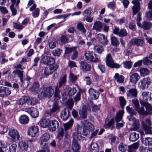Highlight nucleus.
I'll return each mask as SVG.
<instances>
[{
    "mask_svg": "<svg viewBox=\"0 0 152 152\" xmlns=\"http://www.w3.org/2000/svg\"><path fill=\"white\" fill-rule=\"evenodd\" d=\"M94 127L91 123L88 122L86 124H84L83 126L80 125H77V134L83 135L86 136L89 134L90 132L94 131Z\"/></svg>",
    "mask_w": 152,
    "mask_h": 152,
    "instance_id": "f257e3e1",
    "label": "nucleus"
},
{
    "mask_svg": "<svg viewBox=\"0 0 152 152\" xmlns=\"http://www.w3.org/2000/svg\"><path fill=\"white\" fill-rule=\"evenodd\" d=\"M85 56L86 60L91 62L95 63L98 62L100 60V58L98 55L94 53V57L93 52H91L90 51L85 53Z\"/></svg>",
    "mask_w": 152,
    "mask_h": 152,
    "instance_id": "f03ea898",
    "label": "nucleus"
},
{
    "mask_svg": "<svg viewBox=\"0 0 152 152\" xmlns=\"http://www.w3.org/2000/svg\"><path fill=\"white\" fill-rule=\"evenodd\" d=\"M63 126L61 125L58 127L57 130V134L56 136V139L58 140H61V139H63L64 134V131H66V123L63 124Z\"/></svg>",
    "mask_w": 152,
    "mask_h": 152,
    "instance_id": "7ed1b4c3",
    "label": "nucleus"
},
{
    "mask_svg": "<svg viewBox=\"0 0 152 152\" xmlns=\"http://www.w3.org/2000/svg\"><path fill=\"white\" fill-rule=\"evenodd\" d=\"M141 124L142 129L146 134L150 132V129H152V122L151 120L148 118H146L144 121H142Z\"/></svg>",
    "mask_w": 152,
    "mask_h": 152,
    "instance_id": "20e7f679",
    "label": "nucleus"
},
{
    "mask_svg": "<svg viewBox=\"0 0 152 152\" xmlns=\"http://www.w3.org/2000/svg\"><path fill=\"white\" fill-rule=\"evenodd\" d=\"M39 91H42L43 97H48L49 98L51 97L54 92L53 90L50 87L48 88L42 87L40 89Z\"/></svg>",
    "mask_w": 152,
    "mask_h": 152,
    "instance_id": "39448f33",
    "label": "nucleus"
},
{
    "mask_svg": "<svg viewBox=\"0 0 152 152\" xmlns=\"http://www.w3.org/2000/svg\"><path fill=\"white\" fill-rule=\"evenodd\" d=\"M96 38L99 42L103 46L107 45L109 42L107 36L101 33H99L96 35Z\"/></svg>",
    "mask_w": 152,
    "mask_h": 152,
    "instance_id": "423d86ee",
    "label": "nucleus"
},
{
    "mask_svg": "<svg viewBox=\"0 0 152 152\" xmlns=\"http://www.w3.org/2000/svg\"><path fill=\"white\" fill-rule=\"evenodd\" d=\"M50 138V134L48 132H45L42 135L40 138V140L41 141L40 146L48 147L47 142Z\"/></svg>",
    "mask_w": 152,
    "mask_h": 152,
    "instance_id": "0eeeda50",
    "label": "nucleus"
},
{
    "mask_svg": "<svg viewBox=\"0 0 152 152\" xmlns=\"http://www.w3.org/2000/svg\"><path fill=\"white\" fill-rule=\"evenodd\" d=\"M42 63L47 65H53L55 62V60L51 56H45L42 57L41 60Z\"/></svg>",
    "mask_w": 152,
    "mask_h": 152,
    "instance_id": "6e6552de",
    "label": "nucleus"
},
{
    "mask_svg": "<svg viewBox=\"0 0 152 152\" xmlns=\"http://www.w3.org/2000/svg\"><path fill=\"white\" fill-rule=\"evenodd\" d=\"M8 134L15 142L19 140L20 136L17 130L11 129L9 130Z\"/></svg>",
    "mask_w": 152,
    "mask_h": 152,
    "instance_id": "1a4fd4ad",
    "label": "nucleus"
},
{
    "mask_svg": "<svg viewBox=\"0 0 152 152\" xmlns=\"http://www.w3.org/2000/svg\"><path fill=\"white\" fill-rule=\"evenodd\" d=\"M39 131L38 127L37 126H34L30 127L28 130V134L29 136L34 137L38 136V132Z\"/></svg>",
    "mask_w": 152,
    "mask_h": 152,
    "instance_id": "9d476101",
    "label": "nucleus"
},
{
    "mask_svg": "<svg viewBox=\"0 0 152 152\" xmlns=\"http://www.w3.org/2000/svg\"><path fill=\"white\" fill-rule=\"evenodd\" d=\"M132 3L134 5L132 7V14L134 15L137 13H138L140 10V4L139 1L137 0H133L132 1Z\"/></svg>",
    "mask_w": 152,
    "mask_h": 152,
    "instance_id": "9b49d317",
    "label": "nucleus"
},
{
    "mask_svg": "<svg viewBox=\"0 0 152 152\" xmlns=\"http://www.w3.org/2000/svg\"><path fill=\"white\" fill-rule=\"evenodd\" d=\"M88 92L91 99L96 100L98 99L100 95L99 91L91 88L88 90Z\"/></svg>",
    "mask_w": 152,
    "mask_h": 152,
    "instance_id": "f8f14e48",
    "label": "nucleus"
},
{
    "mask_svg": "<svg viewBox=\"0 0 152 152\" xmlns=\"http://www.w3.org/2000/svg\"><path fill=\"white\" fill-rule=\"evenodd\" d=\"M59 126V122L57 120L55 119L50 120L48 129L50 132H53L56 130Z\"/></svg>",
    "mask_w": 152,
    "mask_h": 152,
    "instance_id": "ddd939ff",
    "label": "nucleus"
},
{
    "mask_svg": "<svg viewBox=\"0 0 152 152\" xmlns=\"http://www.w3.org/2000/svg\"><path fill=\"white\" fill-rule=\"evenodd\" d=\"M132 45H136L138 46H142L145 43L144 39H140L137 38H133L129 42Z\"/></svg>",
    "mask_w": 152,
    "mask_h": 152,
    "instance_id": "4468645a",
    "label": "nucleus"
},
{
    "mask_svg": "<svg viewBox=\"0 0 152 152\" xmlns=\"http://www.w3.org/2000/svg\"><path fill=\"white\" fill-rule=\"evenodd\" d=\"M140 82L141 83L140 87L143 90L149 87L151 83V79L149 77L144 78L141 80Z\"/></svg>",
    "mask_w": 152,
    "mask_h": 152,
    "instance_id": "2eb2a0df",
    "label": "nucleus"
},
{
    "mask_svg": "<svg viewBox=\"0 0 152 152\" xmlns=\"http://www.w3.org/2000/svg\"><path fill=\"white\" fill-rule=\"evenodd\" d=\"M80 68L83 71L88 72L91 70V64L85 61H82L80 62Z\"/></svg>",
    "mask_w": 152,
    "mask_h": 152,
    "instance_id": "dca6fc26",
    "label": "nucleus"
},
{
    "mask_svg": "<svg viewBox=\"0 0 152 152\" xmlns=\"http://www.w3.org/2000/svg\"><path fill=\"white\" fill-rule=\"evenodd\" d=\"M29 141L20 142L18 143V147L20 150L26 152L28 150L29 146Z\"/></svg>",
    "mask_w": 152,
    "mask_h": 152,
    "instance_id": "f3484780",
    "label": "nucleus"
},
{
    "mask_svg": "<svg viewBox=\"0 0 152 152\" xmlns=\"http://www.w3.org/2000/svg\"><path fill=\"white\" fill-rule=\"evenodd\" d=\"M11 93V91L8 88L4 87H0V96L3 97L9 95Z\"/></svg>",
    "mask_w": 152,
    "mask_h": 152,
    "instance_id": "a211bd4d",
    "label": "nucleus"
},
{
    "mask_svg": "<svg viewBox=\"0 0 152 152\" xmlns=\"http://www.w3.org/2000/svg\"><path fill=\"white\" fill-rule=\"evenodd\" d=\"M50 122V120L49 119L42 118L39 121L40 126L43 128H48Z\"/></svg>",
    "mask_w": 152,
    "mask_h": 152,
    "instance_id": "6ab92c4d",
    "label": "nucleus"
},
{
    "mask_svg": "<svg viewBox=\"0 0 152 152\" xmlns=\"http://www.w3.org/2000/svg\"><path fill=\"white\" fill-rule=\"evenodd\" d=\"M72 144V149L74 152H79L80 149V146L77 140L73 138Z\"/></svg>",
    "mask_w": 152,
    "mask_h": 152,
    "instance_id": "aec40b11",
    "label": "nucleus"
},
{
    "mask_svg": "<svg viewBox=\"0 0 152 152\" xmlns=\"http://www.w3.org/2000/svg\"><path fill=\"white\" fill-rule=\"evenodd\" d=\"M103 25L99 21H96L94 23L92 29L95 30L96 32H100L102 29Z\"/></svg>",
    "mask_w": 152,
    "mask_h": 152,
    "instance_id": "412c9836",
    "label": "nucleus"
},
{
    "mask_svg": "<svg viewBox=\"0 0 152 152\" xmlns=\"http://www.w3.org/2000/svg\"><path fill=\"white\" fill-rule=\"evenodd\" d=\"M58 145L59 148H65L66 146V133L65 134L64 137L61 140H58Z\"/></svg>",
    "mask_w": 152,
    "mask_h": 152,
    "instance_id": "4be33fe9",
    "label": "nucleus"
},
{
    "mask_svg": "<svg viewBox=\"0 0 152 152\" xmlns=\"http://www.w3.org/2000/svg\"><path fill=\"white\" fill-rule=\"evenodd\" d=\"M39 83L38 82H35L32 87L30 88L29 90L33 94H36L38 93L39 91Z\"/></svg>",
    "mask_w": 152,
    "mask_h": 152,
    "instance_id": "5701e85b",
    "label": "nucleus"
},
{
    "mask_svg": "<svg viewBox=\"0 0 152 152\" xmlns=\"http://www.w3.org/2000/svg\"><path fill=\"white\" fill-rule=\"evenodd\" d=\"M60 37L56 39V42L60 45L65 44L66 43V35L60 34Z\"/></svg>",
    "mask_w": 152,
    "mask_h": 152,
    "instance_id": "b1692460",
    "label": "nucleus"
},
{
    "mask_svg": "<svg viewBox=\"0 0 152 152\" xmlns=\"http://www.w3.org/2000/svg\"><path fill=\"white\" fill-rule=\"evenodd\" d=\"M28 112L32 118H36L39 115V111L36 108L31 107L28 110Z\"/></svg>",
    "mask_w": 152,
    "mask_h": 152,
    "instance_id": "393cba45",
    "label": "nucleus"
},
{
    "mask_svg": "<svg viewBox=\"0 0 152 152\" xmlns=\"http://www.w3.org/2000/svg\"><path fill=\"white\" fill-rule=\"evenodd\" d=\"M66 75H65L63 77L60 79L58 82V85L56 87H57L59 89L62 87L65 86L66 80Z\"/></svg>",
    "mask_w": 152,
    "mask_h": 152,
    "instance_id": "a878e982",
    "label": "nucleus"
},
{
    "mask_svg": "<svg viewBox=\"0 0 152 152\" xmlns=\"http://www.w3.org/2000/svg\"><path fill=\"white\" fill-rule=\"evenodd\" d=\"M140 76L137 73L132 74L130 76V81L134 83H136L140 78Z\"/></svg>",
    "mask_w": 152,
    "mask_h": 152,
    "instance_id": "bb28decb",
    "label": "nucleus"
},
{
    "mask_svg": "<svg viewBox=\"0 0 152 152\" xmlns=\"http://www.w3.org/2000/svg\"><path fill=\"white\" fill-rule=\"evenodd\" d=\"M29 121L28 117L26 115H21L19 118V122L21 124H26Z\"/></svg>",
    "mask_w": 152,
    "mask_h": 152,
    "instance_id": "cd10ccee",
    "label": "nucleus"
},
{
    "mask_svg": "<svg viewBox=\"0 0 152 152\" xmlns=\"http://www.w3.org/2000/svg\"><path fill=\"white\" fill-rule=\"evenodd\" d=\"M142 95L144 100L150 101L152 100V94L151 93L144 91L142 93Z\"/></svg>",
    "mask_w": 152,
    "mask_h": 152,
    "instance_id": "c85d7f7f",
    "label": "nucleus"
},
{
    "mask_svg": "<svg viewBox=\"0 0 152 152\" xmlns=\"http://www.w3.org/2000/svg\"><path fill=\"white\" fill-rule=\"evenodd\" d=\"M139 138V134L135 132L131 133L130 134L129 140L131 142H134L136 141Z\"/></svg>",
    "mask_w": 152,
    "mask_h": 152,
    "instance_id": "c756f323",
    "label": "nucleus"
},
{
    "mask_svg": "<svg viewBox=\"0 0 152 152\" xmlns=\"http://www.w3.org/2000/svg\"><path fill=\"white\" fill-rule=\"evenodd\" d=\"M141 141L145 145L152 147V138L145 137L144 140V138L142 139Z\"/></svg>",
    "mask_w": 152,
    "mask_h": 152,
    "instance_id": "7c9ffc66",
    "label": "nucleus"
},
{
    "mask_svg": "<svg viewBox=\"0 0 152 152\" xmlns=\"http://www.w3.org/2000/svg\"><path fill=\"white\" fill-rule=\"evenodd\" d=\"M152 26V23L151 22L144 21L142 23V28L145 30H148Z\"/></svg>",
    "mask_w": 152,
    "mask_h": 152,
    "instance_id": "2f4dec72",
    "label": "nucleus"
},
{
    "mask_svg": "<svg viewBox=\"0 0 152 152\" xmlns=\"http://www.w3.org/2000/svg\"><path fill=\"white\" fill-rule=\"evenodd\" d=\"M79 113L81 118L85 119L87 118V112L86 109L84 108H82L79 110Z\"/></svg>",
    "mask_w": 152,
    "mask_h": 152,
    "instance_id": "473e14b6",
    "label": "nucleus"
},
{
    "mask_svg": "<svg viewBox=\"0 0 152 152\" xmlns=\"http://www.w3.org/2000/svg\"><path fill=\"white\" fill-rule=\"evenodd\" d=\"M29 99V97L27 96H24L19 99L17 101L18 105H22L26 103Z\"/></svg>",
    "mask_w": 152,
    "mask_h": 152,
    "instance_id": "72a5a7b5",
    "label": "nucleus"
},
{
    "mask_svg": "<svg viewBox=\"0 0 152 152\" xmlns=\"http://www.w3.org/2000/svg\"><path fill=\"white\" fill-rule=\"evenodd\" d=\"M91 152H99V148L98 144L96 142H92L90 145Z\"/></svg>",
    "mask_w": 152,
    "mask_h": 152,
    "instance_id": "f704fd0d",
    "label": "nucleus"
},
{
    "mask_svg": "<svg viewBox=\"0 0 152 152\" xmlns=\"http://www.w3.org/2000/svg\"><path fill=\"white\" fill-rule=\"evenodd\" d=\"M77 90L75 88L68 87L67 88V96L71 97L76 92Z\"/></svg>",
    "mask_w": 152,
    "mask_h": 152,
    "instance_id": "c9c22d12",
    "label": "nucleus"
},
{
    "mask_svg": "<svg viewBox=\"0 0 152 152\" xmlns=\"http://www.w3.org/2000/svg\"><path fill=\"white\" fill-rule=\"evenodd\" d=\"M111 44L115 47H117L119 44L117 38L114 36H111L110 37Z\"/></svg>",
    "mask_w": 152,
    "mask_h": 152,
    "instance_id": "e433bc0d",
    "label": "nucleus"
},
{
    "mask_svg": "<svg viewBox=\"0 0 152 152\" xmlns=\"http://www.w3.org/2000/svg\"><path fill=\"white\" fill-rule=\"evenodd\" d=\"M94 49L95 52L99 54H101L104 51V48L103 47L99 45H95Z\"/></svg>",
    "mask_w": 152,
    "mask_h": 152,
    "instance_id": "4c0bfd02",
    "label": "nucleus"
},
{
    "mask_svg": "<svg viewBox=\"0 0 152 152\" xmlns=\"http://www.w3.org/2000/svg\"><path fill=\"white\" fill-rule=\"evenodd\" d=\"M115 79L117 80V82L119 83H122L124 80V77L122 75H120L118 73H116L114 76Z\"/></svg>",
    "mask_w": 152,
    "mask_h": 152,
    "instance_id": "58836bf2",
    "label": "nucleus"
},
{
    "mask_svg": "<svg viewBox=\"0 0 152 152\" xmlns=\"http://www.w3.org/2000/svg\"><path fill=\"white\" fill-rule=\"evenodd\" d=\"M140 72L141 76L144 77L148 75L150 73V71L147 68H141L140 69Z\"/></svg>",
    "mask_w": 152,
    "mask_h": 152,
    "instance_id": "ea45409f",
    "label": "nucleus"
},
{
    "mask_svg": "<svg viewBox=\"0 0 152 152\" xmlns=\"http://www.w3.org/2000/svg\"><path fill=\"white\" fill-rule=\"evenodd\" d=\"M119 99L120 101V106L122 109H124L126 104L127 102L124 98L122 96H120Z\"/></svg>",
    "mask_w": 152,
    "mask_h": 152,
    "instance_id": "a19ab883",
    "label": "nucleus"
},
{
    "mask_svg": "<svg viewBox=\"0 0 152 152\" xmlns=\"http://www.w3.org/2000/svg\"><path fill=\"white\" fill-rule=\"evenodd\" d=\"M137 95V91L135 88H132L128 91V93L127 94L128 96L130 95L134 97H136Z\"/></svg>",
    "mask_w": 152,
    "mask_h": 152,
    "instance_id": "79ce46f5",
    "label": "nucleus"
},
{
    "mask_svg": "<svg viewBox=\"0 0 152 152\" xmlns=\"http://www.w3.org/2000/svg\"><path fill=\"white\" fill-rule=\"evenodd\" d=\"M62 95V100H60L61 104H63L65 106L66 105V93L65 91L64 92H61V93Z\"/></svg>",
    "mask_w": 152,
    "mask_h": 152,
    "instance_id": "37998d69",
    "label": "nucleus"
},
{
    "mask_svg": "<svg viewBox=\"0 0 152 152\" xmlns=\"http://www.w3.org/2000/svg\"><path fill=\"white\" fill-rule=\"evenodd\" d=\"M114 118H112L108 122L107 124L104 125V127L105 129H109L111 126L114 125Z\"/></svg>",
    "mask_w": 152,
    "mask_h": 152,
    "instance_id": "c03bdc74",
    "label": "nucleus"
},
{
    "mask_svg": "<svg viewBox=\"0 0 152 152\" xmlns=\"http://www.w3.org/2000/svg\"><path fill=\"white\" fill-rule=\"evenodd\" d=\"M128 34L127 32L125 29L121 28L118 36L121 38H123L127 36Z\"/></svg>",
    "mask_w": 152,
    "mask_h": 152,
    "instance_id": "a18cd8bd",
    "label": "nucleus"
},
{
    "mask_svg": "<svg viewBox=\"0 0 152 152\" xmlns=\"http://www.w3.org/2000/svg\"><path fill=\"white\" fill-rule=\"evenodd\" d=\"M125 68L130 69L132 66V62L131 61H125L122 63Z\"/></svg>",
    "mask_w": 152,
    "mask_h": 152,
    "instance_id": "49530a36",
    "label": "nucleus"
},
{
    "mask_svg": "<svg viewBox=\"0 0 152 152\" xmlns=\"http://www.w3.org/2000/svg\"><path fill=\"white\" fill-rule=\"evenodd\" d=\"M141 20V13L140 12H139L137 14V18L136 19L137 24L138 26L142 28V25L140 23Z\"/></svg>",
    "mask_w": 152,
    "mask_h": 152,
    "instance_id": "de8ad7c7",
    "label": "nucleus"
},
{
    "mask_svg": "<svg viewBox=\"0 0 152 152\" xmlns=\"http://www.w3.org/2000/svg\"><path fill=\"white\" fill-rule=\"evenodd\" d=\"M74 104V102L72 98L67 100V108L71 110Z\"/></svg>",
    "mask_w": 152,
    "mask_h": 152,
    "instance_id": "09e8293b",
    "label": "nucleus"
},
{
    "mask_svg": "<svg viewBox=\"0 0 152 152\" xmlns=\"http://www.w3.org/2000/svg\"><path fill=\"white\" fill-rule=\"evenodd\" d=\"M126 145L123 142H121L118 147V150L121 152L125 151L126 149Z\"/></svg>",
    "mask_w": 152,
    "mask_h": 152,
    "instance_id": "8fccbe9b",
    "label": "nucleus"
},
{
    "mask_svg": "<svg viewBox=\"0 0 152 152\" xmlns=\"http://www.w3.org/2000/svg\"><path fill=\"white\" fill-rule=\"evenodd\" d=\"M53 73V71H51L50 67H46L44 70V74L45 76L47 77L49 75Z\"/></svg>",
    "mask_w": 152,
    "mask_h": 152,
    "instance_id": "3c124183",
    "label": "nucleus"
},
{
    "mask_svg": "<svg viewBox=\"0 0 152 152\" xmlns=\"http://www.w3.org/2000/svg\"><path fill=\"white\" fill-rule=\"evenodd\" d=\"M77 29L83 33H85L86 31L83 25L81 23H78L77 25Z\"/></svg>",
    "mask_w": 152,
    "mask_h": 152,
    "instance_id": "603ef678",
    "label": "nucleus"
},
{
    "mask_svg": "<svg viewBox=\"0 0 152 152\" xmlns=\"http://www.w3.org/2000/svg\"><path fill=\"white\" fill-rule=\"evenodd\" d=\"M66 107L65 108L61 113L60 116L62 119L64 121L66 120Z\"/></svg>",
    "mask_w": 152,
    "mask_h": 152,
    "instance_id": "864d4df0",
    "label": "nucleus"
},
{
    "mask_svg": "<svg viewBox=\"0 0 152 152\" xmlns=\"http://www.w3.org/2000/svg\"><path fill=\"white\" fill-rule=\"evenodd\" d=\"M59 110V107L57 104L56 102H54L53 104L52 108L50 109V110L54 113L57 111H58Z\"/></svg>",
    "mask_w": 152,
    "mask_h": 152,
    "instance_id": "5fc2aeb1",
    "label": "nucleus"
},
{
    "mask_svg": "<svg viewBox=\"0 0 152 152\" xmlns=\"http://www.w3.org/2000/svg\"><path fill=\"white\" fill-rule=\"evenodd\" d=\"M17 149V145L16 144L13 143L10 146L9 151L10 152H16Z\"/></svg>",
    "mask_w": 152,
    "mask_h": 152,
    "instance_id": "6e6d98bb",
    "label": "nucleus"
},
{
    "mask_svg": "<svg viewBox=\"0 0 152 152\" xmlns=\"http://www.w3.org/2000/svg\"><path fill=\"white\" fill-rule=\"evenodd\" d=\"M69 78L70 82L75 83L77 80V77L74 74L71 72L69 76Z\"/></svg>",
    "mask_w": 152,
    "mask_h": 152,
    "instance_id": "4d7b16f0",
    "label": "nucleus"
},
{
    "mask_svg": "<svg viewBox=\"0 0 152 152\" xmlns=\"http://www.w3.org/2000/svg\"><path fill=\"white\" fill-rule=\"evenodd\" d=\"M142 62L144 64L146 65L152 64V61L149 60L147 56L143 58Z\"/></svg>",
    "mask_w": 152,
    "mask_h": 152,
    "instance_id": "13d9d810",
    "label": "nucleus"
},
{
    "mask_svg": "<svg viewBox=\"0 0 152 152\" xmlns=\"http://www.w3.org/2000/svg\"><path fill=\"white\" fill-rule=\"evenodd\" d=\"M38 99L36 98H32L28 100V102H30L31 105H34L36 104L38 102Z\"/></svg>",
    "mask_w": 152,
    "mask_h": 152,
    "instance_id": "bf43d9fd",
    "label": "nucleus"
},
{
    "mask_svg": "<svg viewBox=\"0 0 152 152\" xmlns=\"http://www.w3.org/2000/svg\"><path fill=\"white\" fill-rule=\"evenodd\" d=\"M40 9L39 8H36V9L32 12V16L34 18H37L39 14Z\"/></svg>",
    "mask_w": 152,
    "mask_h": 152,
    "instance_id": "052dcab7",
    "label": "nucleus"
},
{
    "mask_svg": "<svg viewBox=\"0 0 152 152\" xmlns=\"http://www.w3.org/2000/svg\"><path fill=\"white\" fill-rule=\"evenodd\" d=\"M41 149L37 151L36 152H50L48 147L40 146Z\"/></svg>",
    "mask_w": 152,
    "mask_h": 152,
    "instance_id": "680f3d73",
    "label": "nucleus"
},
{
    "mask_svg": "<svg viewBox=\"0 0 152 152\" xmlns=\"http://www.w3.org/2000/svg\"><path fill=\"white\" fill-rule=\"evenodd\" d=\"M137 111L140 115H145V111L144 108L143 107H141L139 108V107L137 108V109L135 110Z\"/></svg>",
    "mask_w": 152,
    "mask_h": 152,
    "instance_id": "e2e57ef3",
    "label": "nucleus"
},
{
    "mask_svg": "<svg viewBox=\"0 0 152 152\" xmlns=\"http://www.w3.org/2000/svg\"><path fill=\"white\" fill-rule=\"evenodd\" d=\"M107 6L110 9L114 10L115 9V3L114 1L109 2L107 4Z\"/></svg>",
    "mask_w": 152,
    "mask_h": 152,
    "instance_id": "0e129e2a",
    "label": "nucleus"
},
{
    "mask_svg": "<svg viewBox=\"0 0 152 152\" xmlns=\"http://www.w3.org/2000/svg\"><path fill=\"white\" fill-rule=\"evenodd\" d=\"M91 8L86 9L83 13V15L85 17L89 16L91 14Z\"/></svg>",
    "mask_w": 152,
    "mask_h": 152,
    "instance_id": "69168bd1",
    "label": "nucleus"
},
{
    "mask_svg": "<svg viewBox=\"0 0 152 152\" xmlns=\"http://www.w3.org/2000/svg\"><path fill=\"white\" fill-rule=\"evenodd\" d=\"M139 124L138 121H136L134 123L133 128L131 129V130L136 131L139 128Z\"/></svg>",
    "mask_w": 152,
    "mask_h": 152,
    "instance_id": "338daca9",
    "label": "nucleus"
},
{
    "mask_svg": "<svg viewBox=\"0 0 152 152\" xmlns=\"http://www.w3.org/2000/svg\"><path fill=\"white\" fill-rule=\"evenodd\" d=\"M62 50L59 48L55 49L53 52V55L55 56H59L61 53Z\"/></svg>",
    "mask_w": 152,
    "mask_h": 152,
    "instance_id": "774afa93",
    "label": "nucleus"
}]
</instances>
